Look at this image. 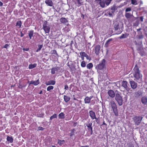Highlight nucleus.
<instances>
[{
	"label": "nucleus",
	"instance_id": "nucleus-9",
	"mask_svg": "<svg viewBox=\"0 0 147 147\" xmlns=\"http://www.w3.org/2000/svg\"><path fill=\"white\" fill-rule=\"evenodd\" d=\"M92 125V123H90L86 124V126L88 127V134H90V135H92L93 133Z\"/></svg>",
	"mask_w": 147,
	"mask_h": 147
},
{
	"label": "nucleus",
	"instance_id": "nucleus-13",
	"mask_svg": "<svg viewBox=\"0 0 147 147\" xmlns=\"http://www.w3.org/2000/svg\"><path fill=\"white\" fill-rule=\"evenodd\" d=\"M114 13L110 9H109L106 11V12L105 14V15L108 16L109 15L110 17H112L113 16V14Z\"/></svg>",
	"mask_w": 147,
	"mask_h": 147
},
{
	"label": "nucleus",
	"instance_id": "nucleus-33",
	"mask_svg": "<svg viewBox=\"0 0 147 147\" xmlns=\"http://www.w3.org/2000/svg\"><path fill=\"white\" fill-rule=\"evenodd\" d=\"M64 99L65 102H67L70 100V98L69 96L66 95H64Z\"/></svg>",
	"mask_w": 147,
	"mask_h": 147
},
{
	"label": "nucleus",
	"instance_id": "nucleus-21",
	"mask_svg": "<svg viewBox=\"0 0 147 147\" xmlns=\"http://www.w3.org/2000/svg\"><path fill=\"white\" fill-rule=\"evenodd\" d=\"M113 40V39L112 38H111L109 39L107 41L104 45L105 47L106 48L108 47H109V45L111 43L110 42L112 41Z\"/></svg>",
	"mask_w": 147,
	"mask_h": 147
},
{
	"label": "nucleus",
	"instance_id": "nucleus-10",
	"mask_svg": "<svg viewBox=\"0 0 147 147\" xmlns=\"http://www.w3.org/2000/svg\"><path fill=\"white\" fill-rule=\"evenodd\" d=\"M130 84L131 88L134 89L136 88L137 86V84L133 80L130 81Z\"/></svg>",
	"mask_w": 147,
	"mask_h": 147
},
{
	"label": "nucleus",
	"instance_id": "nucleus-23",
	"mask_svg": "<svg viewBox=\"0 0 147 147\" xmlns=\"http://www.w3.org/2000/svg\"><path fill=\"white\" fill-rule=\"evenodd\" d=\"M45 2L47 5L50 6H52L53 4V3L51 0H46Z\"/></svg>",
	"mask_w": 147,
	"mask_h": 147
},
{
	"label": "nucleus",
	"instance_id": "nucleus-59",
	"mask_svg": "<svg viewBox=\"0 0 147 147\" xmlns=\"http://www.w3.org/2000/svg\"><path fill=\"white\" fill-rule=\"evenodd\" d=\"M95 119H96V122L98 124H99L100 121L98 119L96 118Z\"/></svg>",
	"mask_w": 147,
	"mask_h": 147
},
{
	"label": "nucleus",
	"instance_id": "nucleus-43",
	"mask_svg": "<svg viewBox=\"0 0 147 147\" xmlns=\"http://www.w3.org/2000/svg\"><path fill=\"white\" fill-rule=\"evenodd\" d=\"M40 83L39 80H38L36 81H34L33 82V84L35 86H36L38 84Z\"/></svg>",
	"mask_w": 147,
	"mask_h": 147
},
{
	"label": "nucleus",
	"instance_id": "nucleus-11",
	"mask_svg": "<svg viewBox=\"0 0 147 147\" xmlns=\"http://www.w3.org/2000/svg\"><path fill=\"white\" fill-rule=\"evenodd\" d=\"M100 49V46L99 45H96L95 47L94 52L96 55H99Z\"/></svg>",
	"mask_w": 147,
	"mask_h": 147
},
{
	"label": "nucleus",
	"instance_id": "nucleus-25",
	"mask_svg": "<svg viewBox=\"0 0 147 147\" xmlns=\"http://www.w3.org/2000/svg\"><path fill=\"white\" fill-rule=\"evenodd\" d=\"M7 140L10 143H12L13 142V139L12 136H7Z\"/></svg>",
	"mask_w": 147,
	"mask_h": 147
},
{
	"label": "nucleus",
	"instance_id": "nucleus-57",
	"mask_svg": "<svg viewBox=\"0 0 147 147\" xmlns=\"http://www.w3.org/2000/svg\"><path fill=\"white\" fill-rule=\"evenodd\" d=\"M29 50V48H23V51H28Z\"/></svg>",
	"mask_w": 147,
	"mask_h": 147
},
{
	"label": "nucleus",
	"instance_id": "nucleus-51",
	"mask_svg": "<svg viewBox=\"0 0 147 147\" xmlns=\"http://www.w3.org/2000/svg\"><path fill=\"white\" fill-rule=\"evenodd\" d=\"M47 23L48 22L47 21H45L44 22L43 24V26H47Z\"/></svg>",
	"mask_w": 147,
	"mask_h": 147
},
{
	"label": "nucleus",
	"instance_id": "nucleus-42",
	"mask_svg": "<svg viewBox=\"0 0 147 147\" xmlns=\"http://www.w3.org/2000/svg\"><path fill=\"white\" fill-rule=\"evenodd\" d=\"M86 64L85 62L83 61H82L81 63V66L82 67H86Z\"/></svg>",
	"mask_w": 147,
	"mask_h": 147
},
{
	"label": "nucleus",
	"instance_id": "nucleus-46",
	"mask_svg": "<svg viewBox=\"0 0 147 147\" xmlns=\"http://www.w3.org/2000/svg\"><path fill=\"white\" fill-rule=\"evenodd\" d=\"M64 30L66 32H68L70 30L69 28L67 26L65 27L64 28Z\"/></svg>",
	"mask_w": 147,
	"mask_h": 147
},
{
	"label": "nucleus",
	"instance_id": "nucleus-49",
	"mask_svg": "<svg viewBox=\"0 0 147 147\" xmlns=\"http://www.w3.org/2000/svg\"><path fill=\"white\" fill-rule=\"evenodd\" d=\"M131 10V8L130 7H128L127 8L125 9V12L127 13V12L130 11Z\"/></svg>",
	"mask_w": 147,
	"mask_h": 147
},
{
	"label": "nucleus",
	"instance_id": "nucleus-44",
	"mask_svg": "<svg viewBox=\"0 0 147 147\" xmlns=\"http://www.w3.org/2000/svg\"><path fill=\"white\" fill-rule=\"evenodd\" d=\"M53 87L52 86H48L47 88V91H50L51 90L53 89Z\"/></svg>",
	"mask_w": 147,
	"mask_h": 147
},
{
	"label": "nucleus",
	"instance_id": "nucleus-7",
	"mask_svg": "<svg viewBox=\"0 0 147 147\" xmlns=\"http://www.w3.org/2000/svg\"><path fill=\"white\" fill-rule=\"evenodd\" d=\"M142 119V117H141L135 116L133 118V120L135 124L138 125L141 123Z\"/></svg>",
	"mask_w": 147,
	"mask_h": 147
},
{
	"label": "nucleus",
	"instance_id": "nucleus-55",
	"mask_svg": "<svg viewBox=\"0 0 147 147\" xmlns=\"http://www.w3.org/2000/svg\"><path fill=\"white\" fill-rule=\"evenodd\" d=\"M72 122L73 123V126L74 127H75L78 124L77 122Z\"/></svg>",
	"mask_w": 147,
	"mask_h": 147
},
{
	"label": "nucleus",
	"instance_id": "nucleus-6",
	"mask_svg": "<svg viewBox=\"0 0 147 147\" xmlns=\"http://www.w3.org/2000/svg\"><path fill=\"white\" fill-rule=\"evenodd\" d=\"M112 0H102L99 2L100 6L102 8L105 7V5L107 6L111 3Z\"/></svg>",
	"mask_w": 147,
	"mask_h": 147
},
{
	"label": "nucleus",
	"instance_id": "nucleus-47",
	"mask_svg": "<svg viewBox=\"0 0 147 147\" xmlns=\"http://www.w3.org/2000/svg\"><path fill=\"white\" fill-rule=\"evenodd\" d=\"M143 48L141 46H139L136 47V50L138 51H140Z\"/></svg>",
	"mask_w": 147,
	"mask_h": 147
},
{
	"label": "nucleus",
	"instance_id": "nucleus-39",
	"mask_svg": "<svg viewBox=\"0 0 147 147\" xmlns=\"http://www.w3.org/2000/svg\"><path fill=\"white\" fill-rule=\"evenodd\" d=\"M13 121L16 123L18 122L19 120V118L17 116H15L13 118Z\"/></svg>",
	"mask_w": 147,
	"mask_h": 147
},
{
	"label": "nucleus",
	"instance_id": "nucleus-60",
	"mask_svg": "<svg viewBox=\"0 0 147 147\" xmlns=\"http://www.w3.org/2000/svg\"><path fill=\"white\" fill-rule=\"evenodd\" d=\"M143 16H141L140 17V21L141 22H143Z\"/></svg>",
	"mask_w": 147,
	"mask_h": 147
},
{
	"label": "nucleus",
	"instance_id": "nucleus-4",
	"mask_svg": "<svg viewBox=\"0 0 147 147\" xmlns=\"http://www.w3.org/2000/svg\"><path fill=\"white\" fill-rule=\"evenodd\" d=\"M107 62L105 59H103L101 62L98 64L97 65L96 68L97 69L100 70L106 67Z\"/></svg>",
	"mask_w": 147,
	"mask_h": 147
},
{
	"label": "nucleus",
	"instance_id": "nucleus-52",
	"mask_svg": "<svg viewBox=\"0 0 147 147\" xmlns=\"http://www.w3.org/2000/svg\"><path fill=\"white\" fill-rule=\"evenodd\" d=\"M44 115V114L41 113V114L38 115V117H43Z\"/></svg>",
	"mask_w": 147,
	"mask_h": 147
},
{
	"label": "nucleus",
	"instance_id": "nucleus-12",
	"mask_svg": "<svg viewBox=\"0 0 147 147\" xmlns=\"http://www.w3.org/2000/svg\"><path fill=\"white\" fill-rule=\"evenodd\" d=\"M143 92L141 90H139L135 92L134 94V96L135 98H138L142 96Z\"/></svg>",
	"mask_w": 147,
	"mask_h": 147
},
{
	"label": "nucleus",
	"instance_id": "nucleus-1",
	"mask_svg": "<svg viewBox=\"0 0 147 147\" xmlns=\"http://www.w3.org/2000/svg\"><path fill=\"white\" fill-rule=\"evenodd\" d=\"M134 72L133 76L135 78L134 80L137 82H140L142 81V75L140 73L139 68L137 65H136L134 69Z\"/></svg>",
	"mask_w": 147,
	"mask_h": 147
},
{
	"label": "nucleus",
	"instance_id": "nucleus-24",
	"mask_svg": "<svg viewBox=\"0 0 147 147\" xmlns=\"http://www.w3.org/2000/svg\"><path fill=\"white\" fill-rule=\"evenodd\" d=\"M129 35V34L126 33L124 34H122L119 37V38L120 39L126 38L128 37Z\"/></svg>",
	"mask_w": 147,
	"mask_h": 147
},
{
	"label": "nucleus",
	"instance_id": "nucleus-63",
	"mask_svg": "<svg viewBox=\"0 0 147 147\" xmlns=\"http://www.w3.org/2000/svg\"><path fill=\"white\" fill-rule=\"evenodd\" d=\"M103 125H105L106 127L107 126V125L105 122L104 121L103 122L102 124L101 125V126H102Z\"/></svg>",
	"mask_w": 147,
	"mask_h": 147
},
{
	"label": "nucleus",
	"instance_id": "nucleus-61",
	"mask_svg": "<svg viewBox=\"0 0 147 147\" xmlns=\"http://www.w3.org/2000/svg\"><path fill=\"white\" fill-rule=\"evenodd\" d=\"M24 87V86L21 85H19L18 86V87L19 88H22Z\"/></svg>",
	"mask_w": 147,
	"mask_h": 147
},
{
	"label": "nucleus",
	"instance_id": "nucleus-26",
	"mask_svg": "<svg viewBox=\"0 0 147 147\" xmlns=\"http://www.w3.org/2000/svg\"><path fill=\"white\" fill-rule=\"evenodd\" d=\"M117 8V7L115 5H114L110 9L114 13Z\"/></svg>",
	"mask_w": 147,
	"mask_h": 147
},
{
	"label": "nucleus",
	"instance_id": "nucleus-56",
	"mask_svg": "<svg viewBox=\"0 0 147 147\" xmlns=\"http://www.w3.org/2000/svg\"><path fill=\"white\" fill-rule=\"evenodd\" d=\"M74 133L73 131H72L71 130V132L69 133L70 136H72L74 135Z\"/></svg>",
	"mask_w": 147,
	"mask_h": 147
},
{
	"label": "nucleus",
	"instance_id": "nucleus-8",
	"mask_svg": "<svg viewBox=\"0 0 147 147\" xmlns=\"http://www.w3.org/2000/svg\"><path fill=\"white\" fill-rule=\"evenodd\" d=\"M122 86L123 87L125 90L128 91L130 90V88L129 84L126 81L123 80L122 81Z\"/></svg>",
	"mask_w": 147,
	"mask_h": 147
},
{
	"label": "nucleus",
	"instance_id": "nucleus-48",
	"mask_svg": "<svg viewBox=\"0 0 147 147\" xmlns=\"http://www.w3.org/2000/svg\"><path fill=\"white\" fill-rule=\"evenodd\" d=\"M131 3L134 5H136L137 4V1L136 0H131Z\"/></svg>",
	"mask_w": 147,
	"mask_h": 147
},
{
	"label": "nucleus",
	"instance_id": "nucleus-3",
	"mask_svg": "<svg viewBox=\"0 0 147 147\" xmlns=\"http://www.w3.org/2000/svg\"><path fill=\"white\" fill-rule=\"evenodd\" d=\"M121 93L119 92H117L116 93L115 96V99L117 102L119 106H121L123 104L122 96H121Z\"/></svg>",
	"mask_w": 147,
	"mask_h": 147
},
{
	"label": "nucleus",
	"instance_id": "nucleus-38",
	"mask_svg": "<svg viewBox=\"0 0 147 147\" xmlns=\"http://www.w3.org/2000/svg\"><path fill=\"white\" fill-rule=\"evenodd\" d=\"M22 24V22L20 20L17 21L16 23V26H19V28H20L21 27Z\"/></svg>",
	"mask_w": 147,
	"mask_h": 147
},
{
	"label": "nucleus",
	"instance_id": "nucleus-32",
	"mask_svg": "<svg viewBox=\"0 0 147 147\" xmlns=\"http://www.w3.org/2000/svg\"><path fill=\"white\" fill-rule=\"evenodd\" d=\"M37 64L34 63L33 64H30L29 65L28 68L29 69H32L36 67Z\"/></svg>",
	"mask_w": 147,
	"mask_h": 147
},
{
	"label": "nucleus",
	"instance_id": "nucleus-2",
	"mask_svg": "<svg viewBox=\"0 0 147 147\" xmlns=\"http://www.w3.org/2000/svg\"><path fill=\"white\" fill-rule=\"evenodd\" d=\"M109 105L111 106L115 115L118 116L119 115L117 105L115 102L113 100H111L109 103Z\"/></svg>",
	"mask_w": 147,
	"mask_h": 147
},
{
	"label": "nucleus",
	"instance_id": "nucleus-28",
	"mask_svg": "<svg viewBox=\"0 0 147 147\" xmlns=\"http://www.w3.org/2000/svg\"><path fill=\"white\" fill-rule=\"evenodd\" d=\"M76 67V66L75 64H72L71 65V66L69 67V68L70 69V71L71 72V74L74 73L75 72V71L74 70V68Z\"/></svg>",
	"mask_w": 147,
	"mask_h": 147
},
{
	"label": "nucleus",
	"instance_id": "nucleus-29",
	"mask_svg": "<svg viewBox=\"0 0 147 147\" xmlns=\"http://www.w3.org/2000/svg\"><path fill=\"white\" fill-rule=\"evenodd\" d=\"M85 104H89L90 102V100L88 96H86L84 99Z\"/></svg>",
	"mask_w": 147,
	"mask_h": 147
},
{
	"label": "nucleus",
	"instance_id": "nucleus-34",
	"mask_svg": "<svg viewBox=\"0 0 147 147\" xmlns=\"http://www.w3.org/2000/svg\"><path fill=\"white\" fill-rule=\"evenodd\" d=\"M65 142V141L64 140H58V144L60 146H61Z\"/></svg>",
	"mask_w": 147,
	"mask_h": 147
},
{
	"label": "nucleus",
	"instance_id": "nucleus-41",
	"mask_svg": "<svg viewBox=\"0 0 147 147\" xmlns=\"http://www.w3.org/2000/svg\"><path fill=\"white\" fill-rule=\"evenodd\" d=\"M138 34H140L138 36V38L139 39H142L143 38V36L142 34V32L140 31L138 32Z\"/></svg>",
	"mask_w": 147,
	"mask_h": 147
},
{
	"label": "nucleus",
	"instance_id": "nucleus-37",
	"mask_svg": "<svg viewBox=\"0 0 147 147\" xmlns=\"http://www.w3.org/2000/svg\"><path fill=\"white\" fill-rule=\"evenodd\" d=\"M57 114L55 113L50 117V120H51L53 119L57 118Z\"/></svg>",
	"mask_w": 147,
	"mask_h": 147
},
{
	"label": "nucleus",
	"instance_id": "nucleus-54",
	"mask_svg": "<svg viewBox=\"0 0 147 147\" xmlns=\"http://www.w3.org/2000/svg\"><path fill=\"white\" fill-rule=\"evenodd\" d=\"M64 89L66 90H67L69 89V87L66 84L65 85Z\"/></svg>",
	"mask_w": 147,
	"mask_h": 147
},
{
	"label": "nucleus",
	"instance_id": "nucleus-5",
	"mask_svg": "<svg viewBox=\"0 0 147 147\" xmlns=\"http://www.w3.org/2000/svg\"><path fill=\"white\" fill-rule=\"evenodd\" d=\"M113 25L115 31L118 30H120V31H118V33H117V34H120L121 33L122 31H121L120 30L121 26V23L117 21H115L114 22Z\"/></svg>",
	"mask_w": 147,
	"mask_h": 147
},
{
	"label": "nucleus",
	"instance_id": "nucleus-35",
	"mask_svg": "<svg viewBox=\"0 0 147 147\" xmlns=\"http://www.w3.org/2000/svg\"><path fill=\"white\" fill-rule=\"evenodd\" d=\"M86 67L88 69H90L92 68L93 65L92 63H90L87 65Z\"/></svg>",
	"mask_w": 147,
	"mask_h": 147
},
{
	"label": "nucleus",
	"instance_id": "nucleus-27",
	"mask_svg": "<svg viewBox=\"0 0 147 147\" xmlns=\"http://www.w3.org/2000/svg\"><path fill=\"white\" fill-rule=\"evenodd\" d=\"M144 48H143L138 52L141 56H145L146 55L145 52L144 51Z\"/></svg>",
	"mask_w": 147,
	"mask_h": 147
},
{
	"label": "nucleus",
	"instance_id": "nucleus-14",
	"mask_svg": "<svg viewBox=\"0 0 147 147\" xmlns=\"http://www.w3.org/2000/svg\"><path fill=\"white\" fill-rule=\"evenodd\" d=\"M108 94L109 96L112 98L114 97L115 95L114 92L111 90H110L108 91Z\"/></svg>",
	"mask_w": 147,
	"mask_h": 147
},
{
	"label": "nucleus",
	"instance_id": "nucleus-22",
	"mask_svg": "<svg viewBox=\"0 0 147 147\" xmlns=\"http://www.w3.org/2000/svg\"><path fill=\"white\" fill-rule=\"evenodd\" d=\"M60 22L63 24H66L68 22L67 19L65 18H61L60 19Z\"/></svg>",
	"mask_w": 147,
	"mask_h": 147
},
{
	"label": "nucleus",
	"instance_id": "nucleus-58",
	"mask_svg": "<svg viewBox=\"0 0 147 147\" xmlns=\"http://www.w3.org/2000/svg\"><path fill=\"white\" fill-rule=\"evenodd\" d=\"M9 46V45L8 44H6L4 46V48H6L7 49V47Z\"/></svg>",
	"mask_w": 147,
	"mask_h": 147
},
{
	"label": "nucleus",
	"instance_id": "nucleus-64",
	"mask_svg": "<svg viewBox=\"0 0 147 147\" xmlns=\"http://www.w3.org/2000/svg\"><path fill=\"white\" fill-rule=\"evenodd\" d=\"M95 103V102L93 100H92L91 101V104L92 105H94Z\"/></svg>",
	"mask_w": 147,
	"mask_h": 147
},
{
	"label": "nucleus",
	"instance_id": "nucleus-20",
	"mask_svg": "<svg viewBox=\"0 0 147 147\" xmlns=\"http://www.w3.org/2000/svg\"><path fill=\"white\" fill-rule=\"evenodd\" d=\"M125 16L127 19H130L132 17H134L133 14L128 13H125Z\"/></svg>",
	"mask_w": 147,
	"mask_h": 147
},
{
	"label": "nucleus",
	"instance_id": "nucleus-31",
	"mask_svg": "<svg viewBox=\"0 0 147 147\" xmlns=\"http://www.w3.org/2000/svg\"><path fill=\"white\" fill-rule=\"evenodd\" d=\"M58 117L59 119H63L65 118V114L63 112H61L59 114Z\"/></svg>",
	"mask_w": 147,
	"mask_h": 147
},
{
	"label": "nucleus",
	"instance_id": "nucleus-40",
	"mask_svg": "<svg viewBox=\"0 0 147 147\" xmlns=\"http://www.w3.org/2000/svg\"><path fill=\"white\" fill-rule=\"evenodd\" d=\"M77 1V2L78 3L79 5H78V6H80L81 5H82L83 4V2L82 1V0H76Z\"/></svg>",
	"mask_w": 147,
	"mask_h": 147
},
{
	"label": "nucleus",
	"instance_id": "nucleus-17",
	"mask_svg": "<svg viewBox=\"0 0 147 147\" xmlns=\"http://www.w3.org/2000/svg\"><path fill=\"white\" fill-rule=\"evenodd\" d=\"M60 69V67L56 66L55 67L51 69V73L52 74H54L55 71H57Z\"/></svg>",
	"mask_w": 147,
	"mask_h": 147
},
{
	"label": "nucleus",
	"instance_id": "nucleus-45",
	"mask_svg": "<svg viewBox=\"0 0 147 147\" xmlns=\"http://www.w3.org/2000/svg\"><path fill=\"white\" fill-rule=\"evenodd\" d=\"M87 54L84 52H81L80 53V55L81 56L86 57Z\"/></svg>",
	"mask_w": 147,
	"mask_h": 147
},
{
	"label": "nucleus",
	"instance_id": "nucleus-16",
	"mask_svg": "<svg viewBox=\"0 0 147 147\" xmlns=\"http://www.w3.org/2000/svg\"><path fill=\"white\" fill-rule=\"evenodd\" d=\"M89 113L90 116L92 119L96 118L95 113L94 111L92 110L90 111L89 112Z\"/></svg>",
	"mask_w": 147,
	"mask_h": 147
},
{
	"label": "nucleus",
	"instance_id": "nucleus-50",
	"mask_svg": "<svg viewBox=\"0 0 147 147\" xmlns=\"http://www.w3.org/2000/svg\"><path fill=\"white\" fill-rule=\"evenodd\" d=\"M85 57L88 60L90 61L91 59V58L87 54L86 55Z\"/></svg>",
	"mask_w": 147,
	"mask_h": 147
},
{
	"label": "nucleus",
	"instance_id": "nucleus-62",
	"mask_svg": "<svg viewBox=\"0 0 147 147\" xmlns=\"http://www.w3.org/2000/svg\"><path fill=\"white\" fill-rule=\"evenodd\" d=\"M53 52L52 53L55 54H57V51L55 50H53Z\"/></svg>",
	"mask_w": 147,
	"mask_h": 147
},
{
	"label": "nucleus",
	"instance_id": "nucleus-19",
	"mask_svg": "<svg viewBox=\"0 0 147 147\" xmlns=\"http://www.w3.org/2000/svg\"><path fill=\"white\" fill-rule=\"evenodd\" d=\"M55 81L53 80H51L45 82V84L47 86L52 85H54L55 84Z\"/></svg>",
	"mask_w": 147,
	"mask_h": 147
},
{
	"label": "nucleus",
	"instance_id": "nucleus-53",
	"mask_svg": "<svg viewBox=\"0 0 147 147\" xmlns=\"http://www.w3.org/2000/svg\"><path fill=\"white\" fill-rule=\"evenodd\" d=\"M44 129V128L41 127H39L38 128V130L43 131Z\"/></svg>",
	"mask_w": 147,
	"mask_h": 147
},
{
	"label": "nucleus",
	"instance_id": "nucleus-36",
	"mask_svg": "<svg viewBox=\"0 0 147 147\" xmlns=\"http://www.w3.org/2000/svg\"><path fill=\"white\" fill-rule=\"evenodd\" d=\"M43 47V45H38V49L36 50V52H38L40 51Z\"/></svg>",
	"mask_w": 147,
	"mask_h": 147
},
{
	"label": "nucleus",
	"instance_id": "nucleus-18",
	"mask_svg": "<svg viewBox=\"0 0 147 147\" xmlns=\"http://www.w3.org/2000/svg\"><path fill=\"white\" fill-rule=\"evenodd\" d=\"M42 28L46 33H49L50 30V28L49 26H43Z\"/></svg>",
	"mask_w": 147,
	"mask_h": 147
},
{
	"label": "nucleus",
	"instance_id": "nucleus-30",
	"mask_svg": "<svg viewBox=\"0 0 147 147\" xmlns=\"http://www.w3.org/2000/svg\"><path fill=\"white\" fill-rule=\"evenodd\" d=\"M28 33V36L30 39H32V37L33 36L34 34L33 30H31L29 31Z\"/></svg>",
	"mask_w": 147,
	"mask_h": 147
},
{
	"label": "nucleus",
	"instance_id": "nucleus-15",
	"mask_svg": "<svg viewBox=\"0 0 147 147\" xmlns=\"http://www.w3.org/2000/svg\"><path fill=\"white\" fill-rule=\"evenodd\" d=\"M141 102L144 105L147 104V97L146 96H144L142 97L141 99Z\"/></svg>",
	"mask_w": 147,
	"mask_h": 147
}]
</instances>
